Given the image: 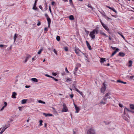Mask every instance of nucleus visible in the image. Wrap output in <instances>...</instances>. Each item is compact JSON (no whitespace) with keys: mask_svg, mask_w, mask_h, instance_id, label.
Listing matches in <instances>:
<instances>
[{"mask_svg":"<svg viewBox=\"0 0 134 134\" xmlns=\"http://www.w3.org/2000/svg\"><path fill=\"white\" fill-rule=\"evenodd\" d=\"M56 38V40H57V41H59L60 40V36H57Z\"/></svg>","mask_w":134,"mask_h":134,"instance_id":"nucleus-33","label":"nucleus"},{"mask_svg":"<svg viewBox=\"0 0 134 134\" xmlns=\"http://www.w3.org/2000/svg\"><path fill=\"white\" fill-rule=\"evenodd\" d=\"M74 105L75 108L76 110V113H77L80 110V109L78 107H77V105H76L74 103Z\"/></svg>","mask_w":134,"mask_h":134,"instance_id":"nucleus-11","label":"nucleus"},{"mask_svg":"<svg viewBox=\"0 0 134 134\" xmlns=\"http://www.w3.org/2000/svg\"><path fill=\"white\" fill-rule=\"evenodd\" d=\"M118 34L120 35L121 36L122 38L124 39V40H125V38L123 35H122V33H120L119 32H118Z\"/></svg>","mask_w":134,"mask_h":134,"instance_id":"nucleus-29","label":"nucleus"},{"mask_svg":"<svg viewBox=\"0 0 134 134\" xmlns=\"http://www.w3.org/2000/svg\"><path fill=\"white\" fill-rule=\"evenodd\" d=\"M30 57V56L27 57H26V59L25 60V62H26L28 60L29 58Z\"/></svg>","mask_w":134,"mask_h":134,"instance_id":"nucleus-38","label":"nucleus"},{"mask_svg":"<svg viewBox=\"0 0 134 134\" xmlns=\"http://www.w3.org/2000/svg\"><path fill=\"white\" fill-rule=\"evenodd\" d=\"M54 79V80L55 81H58V80L57 79H56V78H54V79Z\"/></svg>","mask_w":134,"mask_h":134,"instance_id":"nucleus-61","label":"nucleus"},{"mask_svg":"<svg viewBox=\"0 0 134 134\" xmlns=\"http://www.w3.org/2000/svg\"><path fill=\"white\" fill-rule=\"evenodd\" d=\"M78 69V68L77 67H76L75 69V70L74 71V74L75 75H76V71Z\"/></svg>","mask_w":134,"mask_h":134,"instance_id":"nucleus-22","label":"nucleus"},{"mask_svg":"<svg viewBox=\"0 0 134 134\" xmlns=\"http://www.w3.org/2000/svg\"><path fill=\"white\" fill-rule=\"evenodd\" d=\"M55 3L54 2H52V5H54V4H55Z\"/></svg>","mask_w":134,"mask_h":134,"instance_id":"nucleus-56","label":"nucleus"},{"mask_svg":"<svg viewBox=\"0 0 134 134\" xmlns=\"http://www.w3.org/2000/svg\"><path fill=\"white\" fill-rule=\"evenodd\" d=\"M41 25L40 22V21H38V23L37 24V25L38 26L40 25Z\"/></svg>","mask_w":134,"mask_h":134,"instance_id":"nucleus-52","label":"nucleus"},{"mask_svg":"<svg viewBox=\"0 0 134 134\" xmlns=\"http://www.w3.org/2000/svg\"><path fill=\"white\" fill-rule=\"evenodd\" d=\"M87 6L91 8L92 10L93 9V8L91 6V4H88Z\"/></svg>","mask_w":134,"mask_h":134,"instance_id":"nucleus-43","label":"nucleus"},{"mask_svg":"<svg viewBox=\"0 0 134 134\" xmlns=\"http://www.w3.org/2000/svg\"><path fill=\"white\" fill-rule=\"evenodd\" d=\"M107 85L105 83V82L103 83V85L102 86V87L101 88V92H104L105 90L106 87L107 86Z\"/></svg>","mask_w":134,"mask_h":134,"instance_id":"nucleus-4","label":"nucleus"},{"mask_svg":"<svg viewBox=\"0 0 134 134\" xmlns=\"http://www.w3.org/2000/svg\"><path fill=\"white\" fill-rule=\"evenodd\" d=\"M44 31H47V28H44Z\"/></svg>","mask_w":134,"mask_h":134,"instance_id":"nucleus-64","label":"nucleus"},{"mask_svg":"<svg viewBox=\"0 0 134 134\" xmlns=\"http://www.w3.org/2000/svg\"><path fill=\"white\" fill-rule=\"evenodd\" d=\"M16 37H17V36H16V34H15L14 36V42L15 41V40H16Z\"/></svg>","mask_w":134,"mask_h":134,"instance_id":"nucleus-36","label":"nucleus"},{"mask_svg":"<svg viewBox=\"0 0 134 134\" xmlns=\"http://www.w3.org/2000/svg\"><path fill=\"white\" fill-rule=\"evenodd\" d=\"M65 70L67 73H69V71L67 69V68H65Z\"/></svg>","mask_w":134,"mask_h":134,"instance_id":"nucleus-45","label":"nucleus"},{"mask_svg":"<svg viewBox=\"0 0 134 134\" xmlns=\"http://www.w3.org/2000/svg\"><path fill=\"white\" fill-rule=\"evenodd\" d=\"M86 42L88 48L89 50H91L92 49V48L88 42L87 41H86Z\"/></svg>","mask_w":134,"mask_h":134,"instance_id":"nucleus-10","label":"nucleus"},{"mask_svg":"<svg viewBox=\"0 0 134 134\" xmlns=\"http://www.w3.org/2000/svg\"><path fill=\"white\" fill-rule=\"evenodd\" d=\"M53 52H54V53L56 55H58L57 52V51L55 49H54L53 50Z\"/></svg>","mask_w":134,"mask_h":134,"instance_id":"nucleus-35","label":"nucleus"},{"mask_svg":"<svg viewBox=\"0 0 134 134\" xmlns=\"http://www.w3.org/2000/svg\"><path fill=\"white\" fill-rule=\"evenodd\" d=\"M63 108L62 110V112H67L68 110V109L66 104H65L64 103L63 104Z\"/></svg>","mask_w":134,"mask_h":134,"instance_id":"nucleus-5","label":"nucleus"},{"mask_svg":"<svg viewBox=\"0 0 134 134\" xmlns=\"http://www.w3.org/2000/svg\"><path fill=\"white\" fill-rule=\"evenodd\" d=\"M27 100V99H23L21 101V104H24L26 103V102Z\"/></svg>","mask_w":134,"mask_h":134,"instance_id":"nucleus-24","label":"nucleus"},{"mask_svg":"<svg viewBox=\"0 0 134 134\" xmlns=\"http://www.w3.org/2000/svg\"><path fill=\"white\" fill-rule=\"evenodd\" d=\"M71 81V79L67 77L66 79V82H69Z\"/></svg>","mask_w":134,"mask_h":134,"instance_id":"nucleus-34","label":"nucleus"},{"mask_svg":"<svg viewBox=\"0 0 134 134\" xmlns=\"http://www.w3.org/2000/svg\"><path fill=\"white\" fill-rule=\"evenodd\" d=\"M111 10H112L113 11L115 12L116 13V10L114 9V8H112Z\"/></svg>","mask_w":134,"mask_h":134,"instance_id":"nucleus-44","label":"nucleus"},{"mask_svg":"<svg viewBox=\"0 0 134 134\" xmlns=\"http://www.w3.org/2000/svg\"><path fill=\"white\" fill-rule=\"evenodd\" d=\"M129 78L131 80L133 79H134V75L132 76H130L129 77Z\"/></svg>","mask_w":134,"mask_h":134,"instance_id":"nucleus-42","label":"nucleus"},{"mask_svg":"<svg viewBox=\"0 0 134 134\" xmlns=\"http://www.w3.org/2000/svg\"><path fill=\"white\" fill-rule=\"evenodd\" d=\"M117 51V48H116L115 49V51L111 55V57H112L116 53Z\"/></svg>","mask_w":134,"mask_h":134,"instance_id":"nucleus-18","label":"nucleus"},{"mask_svg":"<svg viewBox=\"0 0 134 134\" xmlns=\"http://www.w3.org/2000/svg\"><path fill=\"white\" fill-rule=\"evenodd\" d=\"M45 16L47 17V18L48 17H49L48 15L47 14H45Z\"/></svg>","mask_w":134,"mask_h":134,"instance_id":"nucleus-59","label":"nucleus"},{"mask_svg":"<svg viewBox=\"0 0 134 134\" xmlns=\"http://www.w3.org/2000/svg\"><path fill=\"white\" fill-rule=\"evenodd\" d=\"M70 97L71 98H72L73 97L74 95L73 94H70Z\"/></svg>","mask_w":134,"mask_h":134,"instance_id":"nucleus-53","label":"nucleus"},{"mask_svg":"<svg viewBox=\"0 0 134 134\" xmlns=\"http://www.w3.org/2000/svg\"><path fill=\"white\" fill-rule=\"evenodd\" d=\"M69 19L70 20H74V18L73 16L72 15H71L69 17Z\"/></svg>","mask_w":134,"mask_h":134,"instance_id":"nucleus-25","label":"nucleus"},{"mask_svg":"<svg viewBox=\"0 0 134 134\" xmlns=\"http://www.w3.org/2000/svg\"><path fill=\"white\" fill-rule=\"evenodd\" d=\"M102 34L103 35L107 36L106 34L105 33H104L103 32L102 33Z\"/></svg>","mask_w":134,"mask_h":134,"instance_id":"nucleus-63","label":"nucleus"},{"mask_svg":"<svg viewBox=\"0 0 134 134\" xmlns=\"http://www.w3.org/2000/svg\"><path fill=\"white\" fill-rule=\"evenodd\" d=\"M95 130L92 128L89 129L87 132V134H95Z\"/></svg>","mask_w":134,"mask_h":134,"instance_id":"nucleus-2","label":"nucleus"},{"mask_svg":"<svg viewBox=\"0 0 134 134\" xmlns=\"http://www.w3.org/2000/svg\"><path fill=\"white\" fill-rule=\"evenodd\" d=\"M4 106H5V107H6L7 105V103L5 102H4Z\"/></svg>","mask_w":134,"mask_h":134,"instance_id":"nucleus-46","label":"nucleus"},{"mask_svg":"<svg viewBox=\"0 0 134 134\" xmlns=\"http://www.w3.org/2000/svg\"><path fill=\"white\" fill-rule=\"evenodd\" d=\"M98 30L97 28L95 29L90 32L89 35L92 39L94 38L95 37V34L96 33L97 34H98Z\"/></svg>","mask_w":134,"mask_h":134,"instance_id":"nucleus-1","label":"nucleus"},{"mask_svg":"<svg viewBox=\"0 0 134 134\" xmlns=\"http://www.w3.org/2000/svg\"><path fill=\"white\" fill-rule=\"evenodd\" d=\"M119 106L121 108H122L124 107L123 105L121 103L119 104Z\"/></svg>","mask_w":134,"mask_h":134,"instance_id":"nucleus-40","label":"nucleus"},{"mask_svg":"<svg viewBox=\"0 0 134 134\" xmlns=\"http://www.w3.org/2000/svg\"><path fill=\"white\" fill-rule=\"evenodd\" d=\"M127 111L130 112L131 113V110H130L129 109H128L126 107H125L124 109V115H126L128 117H129L128 114H126Z\"/></svg>","mask_w":134,"mask_h":134,"instance_id":"nucleus-3","label":"nucleus"},{"mask_svg":"<svg viewBox=\"0 0 134 134\" xmlns=\"http://www.w3.org/2000/svg\"><path fill=\"white\" fill-rule=\"evenodd\" d=\"M7 46L6 45L2 44H0V47H1L3 48H5L7 47Z\"/></svg>","mask_w":134,"mask_h":134,"instance_id":"nucleus-23","label":"nucleus"},{"mask_svg":"<svg viewBox=\"0 0 134 134\" xmlns=\"http://www.w3.org/2000/svg\"><path fill=\"white\" fill-rule=\"evenodd\" d=\"M5 107L4 106H3L2 107V108L0 110V111H2L4 109V108Z\"/></svg>","mask_w":134,"mask_h":134,"instance_id":"nucleus-49","label":"nucleus"},{"mask_svg":"<svg viewBox=\"0 0 134 134\" xmlns=\"http://www.w3.org/2000/svg\"><path fill=\"white\" fill-rule=\"evenodd\" d=\"M10 126V124H8L7 125H5V126L3 127V128L4 129H5V130L7 128H8V127H9Z\"/></svg>","mask_w":134,"mask_h":134,"instance_id":"nucleus-15","label":"nucleus"},{"mask_svg":"<svg viewBox=\"0 0 134 134\" xmlns=\"http://www.w3.org/2000/svg\"><path fill=\"white\" fill-rule=\"evenodd\" d=\"M17 95V94L15 92H13L12 93V98H16V96Z\"/></svg>","mask_w":134,"mask_h":134,"instance_id":"nucleus-14","label":"nucleus"},{"mask_svg":"<svg viewBox=\"0 0 134 134\" xmlns=\"http://www.w3.org/2000/svg\"><path fill=\"white\" fill-rule=\"evenodd\" d=\"M64 49L66 51H68V47H64Z\"/></svg>","mask_w":134,"mask_h":134,"instance_id":"nucleus-37","label":"nucleus"},{"mask_svg":"<svg viewBox=\"0 0 134 134\" xmlns=\"http://www.w3.org/2000/svg\"><path fill=\"white\" fill-rule=\"evenodd\" d=\"M38 102L39 103H43V104H45V102H43V101H42L41 100H39L38 101Z\"/></svg>","mask_w":134,"mask_h":134,"instance_id":"nucleus-32","label":"nucleus"},{"mask_svg":"<svg viewBox=\"0 0 134 134\" xmlns=\"http://www.w3.org/2000/svg\"><path fill=\"white\" fill-rule=\"evenodd\" d=\"M5 129H4L3 127L1 131L0 132V134H2L5 131Z\"/></svg>","mask_w":134,"mask_h":134,"instance_id":"nucleus-31","label":"nucleus"},{"mask_svg":"<svg viewBox=\"0 0 134 134\" xmlns=\"http://www.w3.org/2000/svg\"><path fill=\"white\" fill-rule=\"evenodd\" d=\"M70 3H72V0H69Z\"/></svg>","mask_w":134,"mask_h":134,"instance_id":"nucleus-62","label":"nucleus"},{"mask_svg":"<svg viewBox=\"0 0 134 134\" xmlns=\"http://www.w3.org/2000/svg\"><path fill=\"white\" fill-rule=\"evenodd\" d=\"M49 11H50V12H51V13L52 11H51V9L50 6H49Z\"/></svg>","mask_w":134,"mask_h":134,"instance_id":"nucleus-47","label":"nucleus"},{"mask_svg":"<svg viewBox=\"0 0 134 134\" xmlns=\"http://www.w3.org/2000/svg\"><path fill=\"white\" fill-rule=\"evenodd\" d=\"M110 95H111V94L109 92L106 93L103 98V100H106L108 98H107V97H109V96Z\"/></svg>","mask_w":134,"mask_h":134,"instance_id":"nucleus-6","label":"nucleus"},{"mask_svg":"<svg viewBox=\"0 0 134 134\" xmlns=\"http://www.w3.org/2000/svg\"><path fill=\"white\" fill-rule=\"evenodd\" d=\"M132 64V62L131 60H130L129 62V66L131 67V66Z\"/></svg>","mask_w":134,"mask_h":134,"instance_id":"nucleus-19","label":"nucleus"},{"mask_svg":"<svg viewBox=\"0 0 134 134\" xmlns=\"http://www.w3.org/2000/svg\"><path fill=\"white\" fill-rule=\"evenodd\" d=\"M126 115H123V118H124V119L126 121H129V119L126 118L125 116Z\"/></svg>","mask_w":134,"mask_h":134,"instance_id":"nucleus-16","label":"nucleus"},{"mask_svg":"<svg viewBox=\"0 0 134 134\" xmlns=\"http://www.w3.org/2000/svg\"><path fill=\"white\" fill-rule=\"evenodd\" d=\"M39 8L40 9H41V10L42 9V6L41 5H40L39 6Z\"/></svg>","mask_w":134,"mask_h":134,"instance_id":"nucleus-58","label":"nucleus"},{"mask_svg":"<svg viewBox=\"0 0 134 134\" xmlns=\"http://www.w3.org/2000/svg\"><path fill=\"white\" fill-rule=\"evenodd\" d=\"M30 87V86L26 85L25 86V87L26 88H29Z\"/></svg>","mask_w":134,"mask_h":134,"instance_id":"nucleus-50","label":"nucleus"},{"mask_svg":"<svg viewBox=\"0 0 134 134\" xmlns=\"http://www.w3.org/2000/svg\"><path fill=\"white\" fill-rule=\"evenodd\" d=\"M106 101L103 100V99H102L101 102H100V103L101 104H103V105L104 104H105L106 103Z\"/></svg>","mask_w":134,"mask_h":134,"instance_id":"nucleus-20","label":"nucleus"},{"mask_svg":"<svg viewBox=\"0 0 134 134\" xmlns=\"http://www.w3.org/2000/svg\"><path fill=\"white\" fill-rule=\"evenodd\" d=\"M40 123V126H41L42 125V122H43V121L42 120H41L39 121Z\"/></svg>","mask_w":134,"mask_h":134,"instance_id":"nucleus-41","label":"nucleus"},{"mask_svg":"<svg viewBox=\"0 0 134 134\" xmlns=\"http://www.w3.org/2000/svg\"><path fill=\"white\" fill-rule=\"evenodd\" d=\"M125 55V54L122 52H120L119 54V55L121 57H124Z\"/></svg>","mask_w":134,"mask_h":134,"instance_id":"nucleus-13","label":"nucleus"},{"mask_svg":"<svg viewBox=\"0 0 134 134\" xmlns=\"http://www.w3.org/2000/svg\"><path fill=\"white\" fill-rule=\"evenodd\" d=\"M45 76H47V77H50V76H49V75H48V74H46L45 75Z\"/></svg>","mask_w":134,"mask_h":134,"instance_id":"nucleus-60","label":"nucleus"},{"mask_svg":"<svg viewBox=\"0 0 134 134\" xmlns=\"http://www.w3.org/2000/svg\"><path fill=\"white\" fill-rule=\"evenodd\" d=\"M47 21L48 23L49 24H51V20L50 19V18L49 17H48L47 18Z\"/></svg>","mask_w":134,"mask_h":134,"instance_id":"nucleus-27","label":"nucleus"},{"mask_svg":"<svg viewBox=\"0 0 134 134\" xmlns=\"http://www.w3.org/2000/svg\"><path fill=\"white\" fill-rule=\"evenodd\" d=\"M73 88L74 89H73V90H76V89H77V88H76L75 87V86H74V87H73V88Z\"/></svg>","mask_w":134,"mask_h":134,"instance_id":"nucleus-55","label":"nucleus"},{"mask_svg":"<svg viewBox=\"0 0 134 134\" xmlns=\"http://www.w3.org/2000/svg\"><path fill=\"white\" fill-rule=\"evenodd\" d=\"M37 1V0H36L35 1L34 6L32 8L33 9L36 10L37 8L36 7V3Z\"/></svg>","mask_w":134,"mask_h":134,"instance_id":"nucleus-9","label":"nucleus"},{"mask_svg":"<svg viewBox=\"0 0 134 134\" xmlns=\"http://www.w3.org/2000/svg\"><path fill=\"white\" fill-rule=\"evenodd\" d=\"M51 48H48V50L49 51H51L52 49H53H53H54L53 46H52L51 45Z\"/></svg>","mask_w":134,"mask_h":134,"instance_id":"nucleus-30","label":"nucleus"},{"mask_svg":"<svg viewBox=\"0 0 134 134\" xmlns=\"http://www.w3.org/2000/svg\"><path fill=\"white\" fill-rule=\"evenodd\" d=\"M101 23L103 27L106 30H107V31L109 30V29L108 28L107 26L104 24V23H103L102 22H101Z\"/></svg>","mask_w":134,"mask_h":134,"instance_id":"nucleus-8","label":"nucleus"},{"mask_svg":"<svg viewBox=\"0 0 134 134\" xmlns=\"http://www.w3.org/2000/svg\"><path fill=\"white\" fill-rule=\"evenodd\" d=\"M43 114L46 117H47L48 116V114H46L45 113H43Z\"/></svg>","mask_w":134,"mask_h":134,"instance_id":"nucleus-48","label":"nucleus"},{"mask_svg":"<svg viewBox=\"0 0 134 134\" xmlns=\"http://www.w3.org/2000/svg\"><path fill=\"white\" fill-rule=\"evenodd\" d=\"M75 51L76 54L78 55H79V54L80 52H81L79 49L76 47H75Z\"/></svg>","mask_w":134,"mask_h":134,"instance_id":"nucleus-7","label":"nucleus"},{"mask_svg":"<svg viewBox=\"0 0 134 134\" xmlns=\"http://www.w3.org/2000/svg\"><path fill=\"white\" fill-rule=\"evenodd\" d=\"M106 61L105 58H100V62L101 63H103L104 62Z\"/></svg>","mask_w":134,"mask_h":134,"instance_id":"nucleus-12","label":"nucleus"},{"mask_svg":"<svg viewBox=\"0 0 134 134\" xmlns=\"http://www.w3.org/2000/svg\"><path fill=\"white\" fill-rule=\"evenodd\" d=\"M42 49H40V50H39L38 52L37 53L38 54H41V52L42 51Z\"/></svg>","mask_w":134,"mask_h":134,"instance_id":"nucleus-39","label":"nucleus"},{"mask_svg":"<svg viewBox=\"0 0 134 134\" xmlns=\"http://www.w3.org/2000/svg\"><path fill=\"white\" fill-rule=\"evenodd\" d=\"M106 7H107V8H109L110 9H112V8H111V7H110L109 6H106Z\"/></svg>","mask_w":134,"mask_h":134,"instance_id":"nucleus-57","label":"nucleus"},{"mask_svg":"<svg viewBox=\"0 0 134 134\" xmlns=\"http://www.w3.org/2000/svg\"><path fill=\"white\" fill-rule=\"evenodd\" d=\"M118 82H119V83H124V84H126L127 83L126 82H123V81H120V80H118Z\"/></svg>","mask_w":134,"mask_h":134,"instance_id":"nucleus-28","label":"nucleus"},{"mask_svg":"<svg viewBox=\"0 0 134 134\" xmlns=\"http://www.w3.org/2000/svg\"><path fill=\"white\" fill-rule=\"evenodd\" d=\"M31 80L34 82H38L37 79L36 78H32L31 79Z\"/></svg>","mask_w":134,"mask_h":134,"instance_id":"nucleus-21","label":"nucleus"},{"mask_svg":"<svg viewBox=\"0 0 134 134\" xmlns=\"http://www.w3.org/2000/svg\"><path fill=\"white\" fill-rule=\"evenodd\" d=\"M53 116V115L50 114H48V116Z\"/></svg>","mask_w":134,"mask_h":134,"instance_id":"nucleus-54","label":"nucleus"},{"mask_svg":"<svg viewBox=\"0 0 134 134\" xmlns=\"http://www.w3.org/2000/svg\"><path fill=\"white\" fill-rule=\"evenodd\" d=\"M76 91L77 92L79 93L82 96L83 95V94L80 91L77 89H76Z\"/></svg>","mask_w":134,"mask_h":134,"instance_id":"nucleus-26","label":"nucleus"},{"mask_svg":"<svg viewBox=\"0 0 134 134\" xmlns=\"http://www.w3.org/2000/svg\"><path fill=\"white\" fill-rule=\"evenodd\" d=\"M52 74L54 76H55L57 75V74L53 72L52 73Z\"/></svg>","mask_w":134,"mask_h":134,"instance_id":"nucleus-51","label":"nucleus"},{"mask_svg":"<svg viewBox=\"0 0 134 134\" xmlns=\"http://www.w3.org/2000/svg\"><path fill=\"white\" fill-rule=\"evenodd\" d=\"M130 107L131 109L134 110V105L133 104H130Z\"/></svg>","mask_w":134,"mask_h":134,"instance_id":"nucleus-17","label":"nucleus"}]
</instances>
